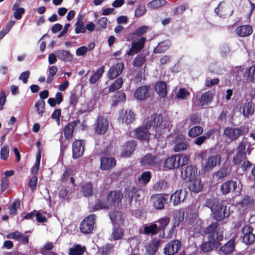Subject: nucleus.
<instances>
[{
  "label": "nucleus",
  "mask_w": 255,
  "mask_h": 255,
  "mask_svg": "<svg viewBox=\"0 0 255 255\" xmlns=\"http://www.w3.org/2000/svg\"><path fill=\"white\" fill-rule=\"evenodd\" d=\"M223 228L219 227V224L216 222L212 223L204 230V233L208 235V241L203 243L200 249L203 252H208L213 249V247L219 248L221 242L224 238Z\"/></svg>",
  "instance_id": "f257e3e1"
},
{
  "label": "nucleus",
  "mask_w": 255,
  "mask_h": 255,
  "mask_svg": "<svg viewBox=\"0 0 255 255\" xmlns=\"http://www.w3.org/2000/svg\"><path fill=\"white\" fill-rule=\"evenodd\" d=\"M163 117L161 114H153L147 118L146 126L152 128L154 130V136L159 138L162 134V130L164 129L162 126Z\"/></svg>",
  "instance_id": "f03ea898"
},
{
  "label": "nucleus",
  "mask_w": 255,
  "mask_h": 255,
  "mask_svg": "<svg viewBox=\"0 0 255 255\" xmlns=\"http://www.w3.org/2000/svg\"><path fill=\"white\" fill-rule=\"evenodd\" d=\"M200 157L204 163H202L203 170L205 173L211 171L217 165L221 162V156L217 154H211L207 157L206 152L202 151L200 153Z\"/></svg>",
  "instance_id": "7ed1b4c3"
},
{
  "label": "nucleus",
  "mask_w": 255,
  "mask_h": 255,
  "mask_svg": "<svg viewBox=\"0 0 255 255\" xmlns=\"http://www.w3.org/2000/svg\"><path fill=\"white\" fill-rule=\"evenodd\" d=\"M249 130L248 128L241 127L240 128L227 127L223 131L224 134L230 140L233 141L238 139L242 135H245Z\"/></svg>",
  "instance_id": "20e7f679"
},
{
  "label": "nucleus",
  "mask_w": 255,
  "mask_h": 255,
  "mask_svg": "<svg viewBox=\"0 0 255 255\" xmlns=\"http://www.w3.org/2000/svg\"><path fill=\"white\" fill-rule=\"evenodd\" d=\"M215 95V92L209 90L201 95H197L193 101L194 105L196 107L205 106L213 101Z\"/></svg>",
  "instance_id": "39448f33"
},
{
  "label": "nucleus",
  "mask_w": 255,
  "mask_h": 255,
  "mask_svg": "<svg viewBox=\"0 0 255 255\" xmlns=\"http://www.w3.org/2000/svg\"><path fill=\"white\" fill-rule=\"evenodd\" d=\"M96 215L91 214L86 217L80 225V230L85 234H91L93 232L95 224Z\"/></svg>",
  "instance_id": "423d86ee"
},
{
  "label": "nucleus",
  "mask_w": 255,
  "mask_h": 255,
  "mask_svg": "<svg viewBox=\"0 0 255 255\" xmlns=\"http://www.w3.org/2000/svg\"><path fill=\"white\" fill-rule=\"evenodd\" d=\"M123 194L120 190L110 191L106 197V201L109 206L117 207L122 204Z\"/></svg>",
  "instance_id": "0eeeda50"
},
{
  "label": "nucleus",
  "mask_w": 255,
  "mask_h": 255,
  "mask_svg": "<svg viewBox=\"0 0 255 255\" xmlns=\"http://www.w3.org/2000/svg\"><path fill=\"white\" fill-rule=\"evenodd\" d=\"M167 194H155L150 197V200L153 207L156 210H162L165 208V205L167 204Z\"/></svg>",
  "instance_id": "6e6552de"
},
{
  "label": "nucleus",
  "mask_w": 255,
  "mask_h": 255,
  "mask_svg": "<svg viewBox=\"0 0 255 255\" xmlns=\"http://www.w3.org/2000/svg\"><path fill=\"white\" fill-rule=\"evenodd\" d=\"M108 128V120L103 116L98 117L94 124L95 132L98 134H104L107 131Z\"/></svg>",
  "instance_id": "1a4fd4ad"
},
{
  "label": "nucleus",
  "mask_w": 255,
  "mask_h": 255,
  "mask_svg": "<svg viewBox=\"0 0 255 255\" xmlns=\"http://www.w3.org/2000/svg\"><path fill=\"white\" fill-rule=\"evenodd\" d=\"M178 155H172L165 159L163 162L164 170H170L180 167V157Z\"/></svg>",
  "instance_id": "9d476101"
},
{
  "label": "nucleus",
  "mask_w": 255,
  "mask_h": 255,
  "mask_svg": "<svg viewBox=\"0 0 255 255\" xmlns=\"http://www.w3.org/2000/svg\"><path fill=\"white\" fill-rule=\"evenodd\" d=\"M242 241L246 245H251L255 242V235L253 233V228L250 225H246L242 229Z\"/></svg>",
  "instance_id": "9b49d317"
},
{
  "label": "nucleus",
  "mask_w": 255,
  "mask_h": 255,
  "mask_svg": "<svg viewBox=\"0 0 255 255\" xmlns=\"http://www.w3.org/2000/svg\"><path fill=\"white\" fill-rule=\"evenodd\" d=\"M227 207L221 204H217L213 212V218L216 221H221L229 216V213L226 211Z\"/></svg>",
  "instance_id": "f8f14e48"
},
{
  "label": "nucleus",
  "mask_w": 255,
  "mask_h": 255,
  "mask_svg": "<svg viewBox=\"0 0 255 255\" xmlns=\"http://www.w3.org/2000/svg\"><path fill=\"white\" fill-rule=\"evenodd\" d=\"M142 166H154L159 163V158L150 153L145 155L139 161Z\"/></svg>",
  "instance_id": "ddd939ff"
},
{
  "label": "nucleus",
  "mask_w": 255,
  "mask_h": 255,
  "mask_svg": "<svg viewBox=\"0 0 255 255\" xmlns=\"http://www.w3.org/2000/svg\"><path fill=\"white\" fill-rule=\"evenodd\" d=\"M150 87L149 86H142L137 88L134 93V97L140 101H144L150 97Z\"/></svg>",
  "instance_id": "4468645a"
},
{
  "label": "nucleus",
  "mask_w": 255,
  "mask_h": 255,
  "mask_svg": "<svg viewBox=\"0 0 255 255\" xmlns=\"http://www.w3.org/2000/svg\"><path fill=\"white\" fill-rule=\"evenodd\" d=\"M84 152V145L82 140H77L72 143V157L78 159L81 157Z\"/></svg>",
  "instance_id": "2eb2a0df"
},
{
  "label": "nucleus",
  "mask_w": 255,
  "mask_h": 255,
  "mask_svg": "<svg viewBox=\"0 0 255 255\" xmlns=\"http://www.w3.org/2000/svg\"><path fill=\"white\" fill-rule=\"evenodd\" d=\"M181 242L178 240L170 241L164 248L165 255H174L181 248Z\"/></svg>",
  "instance_id": "dca6fc26"
},
{
  "label": "nucleus",
  "mask_w": 255,
  "mask_h": 255,
  "mask_svg": "<svg viewBox=\"0 0 255 255\" xmlns=\"http://www.w3.org/2000/svg\"><path fill=\"white\" fill-rule=\"evenodd\" d=\"M124 64L123 62L114 64L108 72V77L110 80H114L117 78L123 72Z\"/></svg>",
  "instance_id": "f3484780"
},
{
  "label": "nucleus",
  "mask_w": 255,
  "mask_h": 255,
  "mask_svg": "<svg viewBox=\"0 0 255 255\" xmlns=\"http://www.w3.org/2000/svg\"><path fill=\"white\" fill-rule=\"evenodd\" d=\"M198 169L195 166L188 165L181 171V176L184 179H193L198 176Z\"/></svg>",
  "instance_id": "a211bd4d"
},
{
  "label": "nucleus",
  "mask_w": 255,
  "mask_h": 255,
  "mask_svg": "<svg viewBox=\"0 0 255 255\" xmlns=\"http://www.w3.org/2000/svg\"><path fill=\"white\" fill-rule=\"evenodd\" d=\"M187 195L186 191L184 190H177L172 193L170 197V200L174 206H177L183 202Z\"/></svg>",
  "instance_id": "6ab92c4d"
},
{
  "label": "nucleus",
  "mask_w": 255,
  "mask_h": 255,
  "mask_svg": "<svg viewBox=\"0 0 255 255\" xmlns=\"http://www.w3.org/2000/svg\"><path fill=\"white\" fill-rule=\"evenodd\" d=\"M80 123V120L77 119L68 123L63 129V134L66 139H72L73 136V132L78 124Z\"/></svg>",
  "instance_id": "aec40b11"
},
{
  "label": "nucleus",
  "mask_w": 255,
  "mask_h": 255,
  "mask_svg": "<svg viewBox=\"0 0 255 255\" xmlns=\"http://www.w3.org/2000/svg\"><path fill=\"white\" fill-rule=\"evenodd\" d=\"M136 145V142L134 140L126 142L123 146L121 156L122 157H129L134 151Z\"/></svg>",
  "instance_id": "412c9836"
},
{
  "label": "nucleus",
  "mask_w": 255,
  "mask_h": 255,
  "mask_svg": "<svg viewBox=\"0 0 255 255\" xmlns=\"http://www.w3.org/2000/svg\"><path fill=\"white\" fill-rule=\"evenodd\" d=\"M117 161L114 157L107 156L101 157L100 158V169L103 170H108L116 165Z\"/></svg>",
  "instance_id": "4be33fe9"
},
{
  "label": "nucleus",
  "mask_w": 255,
  "mask_h": 255,
  "mask_svg": "<svg viewBox=\"0 0 255 255\" xmlns=\"http://www.w3.org/2000/svg\"><path fill=\"white\" fill-rule=\"evenodd\" d=\"M135 119V114L131 110H122L119 113V120L127 125L131 124Z\"/></svg>",
  "instance_id": "5701e85b"
},
{
  "label": "nucleus",
  "mask_w": 255,
  "mask_h": 255,
  "mask_svg": "<svg viewBox=\"0 0 255 255\" xmlns=\"http://www.w3.org/2000/svg\"><path fill=\"white\" fill-rule=\"evenodd\" d=\"M134 132L135 137L140 140H148L150 135L146 126L138 127L134 129Z\"/></svg>",
  "instance_id": "b1692460"
},
{
  "label": "nucleus",
  "mask_w": 255,
  "mask_h": 255,
  "mask_svg": "<svg viewBox=\"0 0 255 255\" xmlns=\"http://www.w3.org/2000/svg\"><path fill=\"white\" fill-rule=\"evenodd\" d=\"M146 38L142 37L138 41L133 42L131 48L126 54L129 56L138 53L143 47Z\"/></svg>",
  "instance_id": "393cba45"
},
{
  "label": "nucleus",
  "mask_w": 255,
  "mask_h": 255,
  "mask_svg": "<svg viewBox=\"0 0 255 255\" xmlns=\"http://www.w3.org/2000/svg\"><path fill=\"white\" fill-rule=\"evenodd\" d=\"M235 31L239 37H245L252 34L253 32V28L250 25H242L237 27Z\"/></svg>",
  "instance_id": "a878e982"
},
{
  "label": "nucleus",
  "mask_w": 255,
  "mask_h": 255,
  "mask_svg": "<svg viewBox=\"0 0 255 255\" xmlns=\"http://www.w3.org/2000/svg\"><path fill=\"white\" fill-rule=\"evenodd\" d=\"M188 188L190 191L193 192L199 193L200 192L203 188V184L200 179L197 177L189 180Z\"/></svg>",
  "instance_id": "bb28decb"
},
{
  "label": "nucleus",
  "mask_w": 255,
  "mask_h": 255,
  "mask_svg": "<svg viewBox=\"0 0 255 255\" xmlns=\"http://www.w3.org/2000/svg\"><path fill=\"white\" fill-rule=\"evenodd\" d=\"M237 182L233 180H228L223 183L221 186V192L223 195H227L232 190L235 191L237 188Z\"/></svg>",
  "instance_id": "cd10ccee"
},
{
  "label": "nucleus",
  "mask_w": 255,
  "mask_h": 255,
  "mask_svg": "<svg viewBox=\"0 0 255 255\" xmlns=\"http://www.w3.org/2000/svg\"><path fill=\"white\" fill-rule=\"evenodd\" d=\"M189 146L185 137L182 135H180L178 137L177 142L174 146L173 150L175 152H180L187 149Z\"/></svg>",
  "instance_id": "c85d7f7f"
},
{
  "label": "nucleus",
  "mask_w": 255,
  "mask_h": 255,
  "mask_svg": "<svg viewBox=\"0 0 255 255\" xmlns=\"http://www.w3.org/2000/svg\"><path fill=\"white\" fill-rule=\"evenodd\" d=\"M160 246V241H152L147 244L145 250L148 255H154Z\"/></svg>",
  "instance_id": "c756f323"
},
{
  "label": "nucleus",
  "mask_w": 255,
  "mask_h": 255,
  "mask_svg": "<svg viewBox=\"0 0 255 255\" xmlns=\"http://www.w3.org/2000/svg\"><path fill=\"white\" fill-rule=\"evenodd\" d=\"M110 218L114 225H120L124 223L123 214L122 212L118 211H113L110 213Z\"/></svg>",
  "instance_id": "7c9ffc66"
},
{
  "label": "nucleus",
  "mask_w": 255,
  "mask_h": 255,
  "mask_svg": "<svg viewBox=\"0 0 255 255\" xmlns=\"http://www.w3.org/2000/svg\"><path fill=\"white\" fill-rule=\"evenodd\" d=\"M80 191L86 197H91L93 195V186L91 182H87L81 186Z\"/></svg>",
  "instance_id": "2f4dec72"
},
{
  "label": "nucleus",
  "mask_w": 255,
  "mask_h": 255,
  "mask_svg": "<svg viewBox=\"0 0 255 255\" xmlns=\"http://www.w3.org/2000/svg\"><path fill=\"white\" fill-rule=\"evenodd\" d=\"M55 54L59 59L65 62H71L73 58V55L69 51L59 50L56 51Z\"/></svg>",
  "instance_id": "473e14b6"
},
{
  "label": "nucleus",
  "mask_w": 255,
  "mask_h": 255,
  "mask_svg": "<svg viewBox=\"0 0 255 255\" xmlns=\"http://www.w3.org/2000/svg\"><path fill=\"white\" fill-rule=\"evenodd\" d=\"M155 90L158 96L161 98H165L167 94V84L163 81H159L156 83L155 86Z\"/></svg>",
  "instance_id": "72a5a7b5"
},
{
  "label": "nucleus",
  "mask_w": 255,
  "mask_h": 255,
  "mask_svg": "<svg viewBox=\"0 0 255 255\" xmlns=\"http://www.w3.org/2000/svg\"><path fill=\"white\" fill-rule=\"evenodd\" d=\"M126 101V95L123 91H118L115 93L112 100V106H117L119 104Z\"/></svg>",
  "instance_id": "f704fd0d"
},
{
  "label": "nucleus",
  "mask_w": 255,
  "mask_h": 255,
  "mask_svg": "<svg viewBox=\"0 0 255 255\" xmlns=\"http://www.w3.org/2000/svg\"><path fill=\"white\" fill-rule=\"evenodd\" d=\"M124 234V230L119 225L113 226L111 237L113 240L117 241L121 239Z\"/></svg>",
  "instance_id": "c9c22d12"
},
{
  "label": "nucleus",
  "mask_w": 255,
  "mask_h": 255,
  "mask_svg": "<svg viewBox=\"0 0 255 255\" xmlns=\"http://www.w3.org/2000/svg\"><path fill=\"white\" fill-rule=\"evenodd\" d=\"M184 218V213H178L174 218L173 226L170 229L169 236H172L174 233V228L179 226V225L183 221Z\"/></svg>",
  "instance_id": "e433bc0d"
},
{
  "label": "nucleus",
  "mask_w": 255,
  "mask_h": 255,
  "mask_svg": "<svg viewBox=\"0 0 255 255\" xmlns=\"http://www.w3.org/2000/svg\"><path fill=\"white\" fill-rule=\"evenodd\" d=\"M235 246V240L232 239L220 248V251L225 254L228 255L234 250Z\"/></svg>",
  "instance_id": "4c0bfd02"
},
{
  "label": "nucleus",
  "mask_w": 255,
  "mask_h": 255,
  "mask_svg": "<svg viewBox=\"0 0 255 255\" xmlns=\"http://www.w3.org/2000/svg\"><path fill=\"white\" fill-rule=\"evenodd\" d=\"M124 84L123 78L119 77L116 79L109 87L108 91L110 93L118 91L120 89Z\"/></svg>",
  "instance_id": "58836bf2"
},
{
  "label": "nucleus",
  "mask_w": 255,
  "mask_h": 255,
  "mask_svg": "<svg viewBox=\"0 0 255 255\" xmlns=\"http://www.w3.org/2000/svg\"><path fill=\"white\" fill-rule=\"evenodd\" d=\"M203 132V128L199 126H196L190 128L188 131V135L192 138L196 137Z\"/></svg>",
  "instance_id": "ea45409f"
},
{
  "label": "nucleus",
  "mask_w": 255,
  "mask_h": 255,
  "mask_svg": "<svg viewBox=\"0 0 255 255\" xmlns=\"http://www.w3.org/2000/svg\"><path fill=\"white\" fill-rule=\"evenodd\" d=\"M104 71L105 70L104 66L98 69L91 76L89 79L90 83L91 84L96 83L101 77Z\"/></svg>",
  "instance_id": "a19ab883"
},
{
  "label": "nucleus",
  "mask_w": 255,
  "mask_h": 255,
  "mask_svg": "<svg viewBox=\"0 0 255 255\" xmlns=\"http://www.w3.org/2000/svg\"><path fill=\"white\" fill-rule=\"evenodd\" d=\"M169 48L168 42L162 41L158 43V45L153 49L154 53H162L165 52Z\"/></svg>",
  "instance_id": "79ce46f5"
},
{
  "label": "nucleus",
  "mask_w": 255,
  "mask_h": 255,
  "mask_svg": "<svg viewBox=\"0 0 255 255\" xmlns=\"http://www.w3.org/2000/svg\"><path fill=\"white\" fill-rule=\"evenodd\" d=\"M231 169L228 167H224L221 168L217 172L215 173V175L218 179L224 178L230 174Z\"/></svg>",
  "instance_id": "37998d69"
},
{
  "label": "nucleus",
  "mask_w": 255,
  "mask_h": 255,
  "mask_svg": "<svg viewBox=\"0 0 255 255\" xmlns=\"http://www.w3.org/2000/svg\"><path fill=\"white\" fill-rule=\"evenodd\" d=\"M151 178V173L150 171H144L138 177L139 182L142 183L143 185L147 184Z\"/></svg>",
  "instance_id": "c03bdc74"
},
{
  "label": "nucleus",
  "mask_w": 255,
  "mask_h": 255,
  "mask_svg": "<svg viewBox=\"0 0 255 255\" xmlns=\"http://www.w3.org/2000/svg\"><path fill=\"white\" fill-rule=\"evenodd\" d=\"M144 233L146 235H154L158 231V227L156 224H152L149 226H146L144 227Z\"/></svg>",
  "instance_id": "a18cd8bd"
},
{
  "label": "nucleus",
  "mask_w": 255,
  "mask_h": 255,
  "mask_svg": "<svg viewBox=\"0 0 255 255\" xmlns=\"http://www.w3.org/2000/svg\"><path fill=\"white\" fill-rule=\"evenodd\" d=\"M109 205L108 203H106L105 201H102L101 200H98L96 201L95 204L93 207V210L98 211L101 209H108L109 208Z\"/></svg>",
  "instance_id": "49530a36"
},
{
  "label": "nucleus",
  "mask_w": 255,
  "mask_h": 255,
  "mask_svg": "<svg viewBox=\"0 0 255 255\" xmlns=\"http://www.w3.org/2000/svg\"><path fill=\"white\" fill-rule=\"evenodd\" d=\"M246 158V154L237 152L233 156V162L234 165H239Z\"/></svg>",
  "instance_id": "de8ad7c7"
},
{
  "label": "nucleus",
  "mask_w": 255,
  "mask_h": 255,
  "mask_svg": "<svg viewBox=\"0 0 255 255\" xmlns=\"http://www.w3.org/2000/svg\"><path fill=\"white\" fill-rule=\"evenodd\" d=\"M167 188V183L164 180L157 181L153 186V190L157 192L164 190Z\"/></svg>",
  "instance_id": "09e8293b"
},
{
  "label": "nucleus",
  "mask_w": 255,
  "mask_h": 255,
  "mask_svg": "<svg viewBox=\"0 0 255 255\" xmlns=\"http://www.w3.org/2000/svg\"><path fill=\"white\" fill-rule=\"evenodd\" d=\"M165 0H153L148 4V7L151 9H156L166 4Z\"/></svg>",
  "instance_id": "8fccbe9b"
},
{
  "label": "nucleus",
  "mask_w": 255,
  "mask_h": 255,
  "mask_svg": "<svg viewBox=\"0 0 255 255\" xmlns=\"http://www.w3.org/2000/svg\"><path fill=\"white\" fill-rule=\"evenodd\" d=\"M85 250L84 248H82L80 245H77L73 248L70 249L69 255H82Z\"/></svg>",
  "instance_id": "3c124183"
},
{
  "label": "nucleus",
  "mask_w": 255,
  "mask_h": 255,
  "mask_svg": "<svg viewBox=\"0 0 255 255\" xmlns=\"http://www.w3.org/2000/svg\"><path fill=\"white\" fill-rule=\"evenodd\" d=\"M253 202L252 198L250 196L246 195L240 201L239 205L242 208H248L250 205L253 204Z\"/></svg>",
  "instance_id": "603ef678"
},
{
  "label": "nucleus",
  "mask_w": 255,
  "mask_h": 255,
  "mask_svg": "<svg viewBox=\"0 0 255 255\" xmlns=\"http://www.w3.org/2000/svg\"><path fill=\"white\" fill-rule=\"evenodd\" d=\"M45 103L43 100H39L35 104V108L36 112L40 116H42L44 112V107Z\"/></svg>",
  "instance_id": "864d4df0"
},
{
  "label": "nucleus",
  "mask_w": 255,
  "mask_h": 255,
  "mask_svg": "<svg viewBox=\"0 0 255 255\" xmlns=\"http://www.w3.org/2000/svg\"><path fill=\"white\" fill-rule=\"evenodd\" d=\"M159 224L158 227L159 231H164L165 227L169 224L170 222V218L168 217H164L157 221Z\"/></svg>",
  "instance_id": "5fc2aeb1"
},
{
  "label": "nucleus",
  "mask_w": 255,
  "mask_h": 255,
  "mask_svg": "<svg viewBox=\"0 0 255 255\" xmlns=\"http://www.w3.org/2000/svg\"><path fill=\"white\" fill-rule=\"evenodd\" d=\"M86 32L85 26L83 21L78 20L75 23V32L76 34L84 33Z\"/></svg>",
  "instance_id": "6e6d98bb"
},
{
  "label": "nucleus",
  "mask_w": 255,
  "mask_h": 255,
  "mask_svg": "<svg viewBox=\"0 0 255 255\" xmlns=\"http://www.w3.org/2000/svg\"><path fill=\"white\" fill-rule=\"evenodd\" d=\"M145 61V56L142 54L138 55L133 61V65L135 67H140Z\"/></svg>",
  "instance_id": "4d7b16f0"
},
{
  "label": "nucleus",
  "mask_w": 255,
  "mask_h": 255,
  "mask_svg": "<svg viewBox=\"0 0 255 255\" xmlns=\"http://www.w3.org/2000/svg\"><path fill=\"white\" fill-rule=\"evenodd\" d=\"M72 139H66L62 136V134L61 133L60 136V150L61 152H63L67 148L68 145L70 144V140Z\"/></svg>",
  "instance_id": "13d9d810"
},
{
  "label": "nucleus",
  "mask_w": 255,
  "mask_h": 255,
  "mask_svg": "<svg viewBox=\"0 0 255 255\" xmlns=\"http://www.w3.org/2000/svg\"><path fill=\"white\" fill-rule=\"evenodd\" d=\"M114 246L113 244H107L101 248L102 255H109L112 252Z\"/></svg>",
  "instance_id": "bf43d9fd"
},
{
  "label": "nucleus",
  "mask_w": 255,
  "mask_h": 255,
  "mask_svg": "<svg viewBox=\"0 0 255 255\" xmlns=\"http://www.w3.org/2000/svg\"><path fill=\"white\" fill-rule=\"evenodd\" d=\"M147 26L143 25L136 29L132 33V35L135 37L140 36L144 34L147 30Z\"/></svg>",
  "instance_id": "052dcab7"
},
{
  "label": "nucleus",
  "mask_w": 255,
  "mask_h": 255,
  "mask_svg": "<svg viewBox=\"0 0 255 255\" xmlns=\"http://www.w3.org/2000/svg\"><path fill=\"white\" fill-rule=\"evenodd\" d=\"M138 192V189L133 187L130 189L127 190L126 191V195L128 196V198L130 202H131L133 197L136 196L137 192ZM137 196L138 195H137Z\"/></svg>",
  "instance_id": "680f3d73"
},
{
  "label": "nucleus",
  "mask_w": 255,
  "mask_h": 255,
  "mask_svg": "<svg viewBox=\"0 0 255 255\" xmlns=\"http://www.w3.org/2000/svg\"><path fill=\"white\" fill-rule=\"evenodd\" d=\"M247 78L251 82L255 81V65H252L249 68Z\"/></svg>",
  "instance_id": "e2e57ef3"
},
{
  "label": "nucleus",
  "mask_w": 255,
  "mask_h": 255,
  "mask_svg": "<svg viewBox=\"0 0 255 255\" xmlns=\"http://www.w3.org/2000/svg\"><path fill=\"white\" fill-rule=\"evenodd\" d=\"M254 112V110L250 104L245 105V107L243 109V114L246 117H248L250 115H253Z\"/></svg>",
  "instance_id": "0e129e2a"
},
{
  "label": "nucleus",
  "mask_w": 255,
  "mask_h": 255,
  "mask_svg": "<svg viewBox=\"0 0 255 255\" xmlns=\"http://www.w3.org/2000/svg\"><path fill=\"white\" fill-rule=\"evenodd\" d=\"M9 149L7 146H3L1 147L0 152V157L3 160H6L9 156Z\"/></svg>",
  "instance_id": "69168bd1"
},
{
  "label": "nucleus",
  "mask_w": 255,
  "mask_h": 255,
  "mask_svg": "<svg viewBox=\"0 0 255 255\" xmlns=\"http://www.w3.org/2000/svg\"><path fill=\"white\" fill-rule=\"evenodd\" d=\"M20 202L18 200L15 201L8 206L9 214L11 215H14L17 213L16 206H19Z\"/></svg>",
  "instance_id": "338daca9"
},
{
  "label": "nucleus",
  "mask_w": 255,
  "mask_h": 255,
  "mask_svg": "<svg viewBox=\"0 0 255 255\" xmlns=\"http://www.w3.org/2000/svg\"><path fill=\"white\" fill-rule=\"evenodd\" d=\"M189 94L190 93L185 88H180L176 94V96L177 99L183 100L185 99L186 96H189Z\"/></svg>",
  "instance_id": "774afa93"
}]
</instances>
